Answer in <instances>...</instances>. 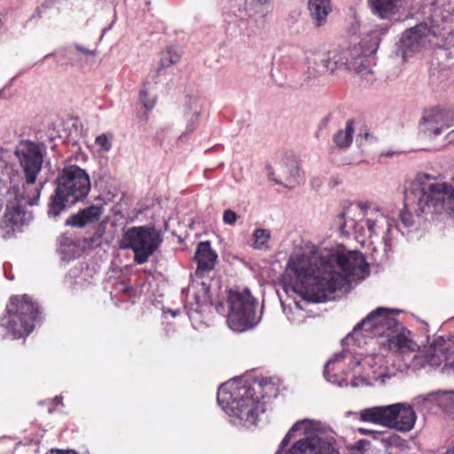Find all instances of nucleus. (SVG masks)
I'll return each instance as SVG.
<instances>
[{
	"label": "nucleus",
	"mask_w": 454,
	"mask_h": 454,
	"mask_svg": "<svg viewBox=\"0 0 454 454\" xmlns=\"http://www.w3.org/2000/svg\"><path fill=\"white\" fill-rule=\"evenodd\" d=\"M454 125V108H432L426 111L419 124L420 130L428 137H437Z\"/></svg>",
	"instance_id": "obj_17"
},
{
	"label": "nucleus",
	"mask_w": 454,
	"mask_h": 454,
	"mask_svg": "<svg viewBox=\"0 0 454 454\" xmlns=\"http://www.w3.org/2000/svg\"><path fill=\"white\" fill-rule=\"evenodd\" d=\"M331 119H332V114H327L326 116H325V117L321 120V121H320V123H319L318 128H319L320 129H323L326 128V127H327V125H328V123L330 122Z\"/></svg>",
	"instance_id": "obj_37"
},
{
	"label": "nucleus",
	"mask_w": 454,
	"mask_h": 454,
	"mask_svg": "<svg viewBox=\"0 0 454 454\" xmlns=\"http://www.w3.org/2000/svg\"><path fill=\"white\" fill-rule=\"evenodd\" d=\"M215 310L219 314H223L225 312V307L223 302H218V303L215 304Z\"/></svg>",
	"instance_id": "obj_39"
},
{
	"label": "nucleus",
	"mask_w": 454,
	"mask_h": 454,
	"mask_svg": "<svg viewBox=\"0 0 454 454\" xmlns=\"http://www.w3.org/2000/svg\"><path fill=\"white\" fill-rule=\"evenodd\" d=\"M443 212L454 214V187L436 182L429 175L419 176L404 191L403 207L396 219L395 231L408 240L420 236L427 223Z\"/></svg>",
	"instance_id": "obj_2"
},
{
	"label": "nucleus",
	"mask_w": 454,
	"mask_h": 454,
	"mask_svg": "<svg viewBox=\"0 0 454 454\" xmlns=\"http://www.w3.org/2000/svg\"><path fill=\"white\" fill-rule=\"evenodd\" d=\"M46 454H78L76 451L73 450H51L49 453Z\"/></svg>",
	"instance_id": "obj_38"
},
{
	"label": "nucleus",
	"mask_w": 454,
	"mask_h": 454,
	"mask_svg": "<svg viewBox=\"0 0 454 454\" xmlns=\"http://www.w3.org/2000/svg\"><path fill=\"white\" fill-rule=\"evenodd\" d=\"M74 47L78 51H80L85 55L95 56L97 54V50H90V49H87L80 44H75Z\"/></svg>",
	"instance_id": "obj_36"
},
{
	"label": "nucleus",
	"mask_w": 454,
	"mask_h": 454,
	"mask_svg": "<svg viewBox=\"0 0 454 454\" xmlns=\"http://www.w3.org/2000/svg\"><path fill=\"white\" fill-rule=\"evenodd\" d=\"M309 11L315 25L321 27L332 11L331 0H309Z\"/></svg>",
	"instance_id": "obj_23"
},
{
	"label": "nucleus",
	"mask_w": 454,
	"mask_h": 454,
	"mask_svg": "<svg viewBox=\"0 0 454 454\" xmlns=\"http://www.w3.org/2000/svg\"><path fill=\"white\" fill-rule=\"evenodd\" d=\"M14 153L24 174V181L20 187L31 190L37 186L38 184H36L35 182L42 170L46 153L44 145L30 140H22L16 146Z\"/></svg>",
	"instance_id": "obj_16"
},
{
	"label": "nucleus",
	"mask_w": 454,
	"mask_h": 454,
	"mask_svg": "<svg viewBox=\"0 0 454 454\" xmlns=\"http://www.w3.org/2000/svg\"><path fill=\"white\" fill-rule=\"evenodd\" d=\"M182 55V51L177 46H170L168 47L165 51H162L160 59V67L158 68V73L160 74V70L163 68H167L174 64L179 62Z\"/></svg>",
	"instance_id": "obj_29"
},
{
	"label": "nucleus",
	"mask_w": 454,
	"mask_h": 454,
	"mask_svg": "<svg viewBox=\"0 0 454 454\" xmlns=\"http://www.w3.org/2000/svg\"><path fill=\"white\" fill-rule=\"evenodd\" d=\"M6 311L7 315L2 318L1 325L13 339L30 334L39 320V306L27 294L11 297Z\"/></svg>",
	"instance_id": "obj_11"
},
{
	"label": "nucleus",
	"mask_w": 454,
	"mask_h": 454,
	"mask_svg": "<svg viewBox=\"0 0 454 454\" xmlns=\"http://www.w3.org/2000/svg\"><path fill=\"white\" fill-rule=\"evenodd\" d=\"M401 0H367L368 7L372 15L380 20H389L399 7Z\"/></svg>",
	"instance_id": "obj_22"
},
{
	"label": "nucleus",
	"mask_w": 454,
	"mask_h": 454,
	"mask_svg": "<svg viewBox=\"0 0 454 454\" xmlns=\"http://www.w3.org/2000/svg\"><path fill=\"white\" fill-rule=\"evenodd\" d=\"M429 32L430 29L424 25H419L406 30L399 42L403 58H405L411 52L419 51L426 43V38Z\"/></svg>",
	"instance_id": "obj_19"
},
{
	"label": "nucleus",
	"mask_w": 454,
	"mask_h": 454,
	"mask_svg": "<svg viewBox=\"0 0 454 454\" xmlns=\"http://www.w3.org/2000/svg\"><path fill=\"white\" fill-rule=\"evenodd\" d=\"M14 153L24 174V181L20 187L31 190L37 186L38 184H36L35 182L42 170L46 153L44 145L30 140H22L16 146Z\"/></svg>",
	"instance_id": "obj_15"
},
{
	"label": "nucleus",
	"mask_w": 454,
	"mask_h": 454,
	"mask_svg": "<svg viewBox=\"0 0 454 454\" xmlns=\"http://www.w3.org/2000/svg\"><path fill=\"white\" fill-rule=\"evenodd\" d=\"M102 214L103 207L101 206L92 205L69 216L66 220V225L83 228L89 223L97 222Z\"/></svg>",
	"instance_id": "obj_21"
},
{
	"label": "nucleus",
	"mask_w": 454,
	"mask_h": 454,
	"mask_svg": "<svg viewBox=\"0 0 454 454\" xmlns=\"http://www.w3.org/2000/svg\"><path fill=\"white\" fill-rule=\"evenodd\" d=\"M359 420L408 433L414 428L417 414L408 403H395L363 409Z\"/></svg>",
	"instance_id": "obj_9"
},
{
	"label": "nucleus",
	"mask_w": 454,
	"mask_h": 454,
	"mask_svg": "<svg viewBox=\"0 0 454 454\" xmlns=\"http://www.w3.org/2000/svg\"><path fill=\"white\" fill-rule=\"evenodd\" d=\"M53 401L57 404H62L63 397L60 395H57V396H55Z\"/></svg>",
	"instance_id": "obj_42"
},
{
	"label": "nucleus",
	"mask_w": 454,
	"mask_h": 454,
	"mask_svg": "<svg viewBox=\"0 0 454 454\" xmlns=\"http://www.w3.org/2000/svg\"><path fill=\"white\" fill-rule=\"evenodd\" d=\"M449 343L442 336L437 337L428 347L420 349L413 340L412 333L401 323L387 336L382 343L389 350L398 354L406 369L417 371L426 366L438 367L443 362V373L454 372V334L450 335Z\"/></svg>",
	"instance_id": "obj_4"
},
{
	"label": "nucleus",
	"mask_w": 454,
	"mask_h": 454,
	"mask_svg": "<svg viewBox=\"0 0 454 454\" xmlns=\"http://www.w3.org/2000/svg\"><path fill=\"white\" fill-rule=\"evenodd\" d=\"M390 25H377L362 42L351 48L334 47L326 52L315 53L306 58L304 73L308 82L316 81L325 73L348 69L363 73L368 69L365 58L376 53L382 37L387 34Z\"/></svg>",
	"instance_id": "obj_3"
},
{
	"label": "nucleus",
	"mask_w": 454,
	"mask_h": 454,
	"mask_svg": "<svg viewBox=\"0 0 454 454\" xmlns=\"http://www.w3.org/2000/svg\"><path fill=\"white\" fill-rule=\"evenodd\" d=\"M54 193L48 204V216L59 217L62 212L83 200L90 191V180L88 173L77 165H69L62 168L56 180Z\"/></svg>",
	"instance_id": "obj_6"
},
{
	"label": "nucleus",
	"mask_w": 454,
	"mask_h": 454,
	"mask_svg": "<svg viewBox=\"0 0 454 454\" xmlns=\"http://www.w3.org/2000/svg\"><path fill=\"white\" fill-rule=\"evenodd\" d=\"M195 260L197 262L196 276L202 277L212 270L217 260V254L212 249L209 241H202L198 244Z\"/></svg>",
	"instance_id": "obj_20"
},
{
	"label": "nucleus",
	"mask_w": 454,
	"mask_h": 454,
	"mask_svg": "<svg viewBox=\"0 0 454 454\" xmlns=\"http://www.w3.org/2000/svg\"><path fill=\"white\" fill-rule=\"evenodd\" d=\"M270 381L268 378L256 380L257 389L241 379H231L219 386L217 403L233 426L250 427L255 425L259 414L265 411L261 399L267 395L265 388L271 387Z\"/></svg>",
	"instance_id": "obj_5"
},
{
	"label": "nucleus",
	"mask_w": 454,
	"mask_h": 454,
	"mask_svg": "<svg viewBox=\"0 0 454 454\" xmlns=\"http://www.w3.org/2000/svg\"><path fill=\"white\" fill-rule=\"evenodd\" d=\"M345 216L346 214L341 213L337 215L335 220L341 232H345L346 228L352 227L363 236H367L370 239H380L384 243L385 252L391 249L396 234L394 222L379 207L372 209L367 214V218L360 223L352 219L346 220Z\"/></svg>",
	"instance_id": "obj_12"
},
{
	"label": "nucleus",
	"mask_w": 454,
	"mask_h": 454,
	"mask_svg": "<svg viewBox=\"0 0 454 454\" xmlns=\"http://www.w3.org/2000/svg\"><path fill=\"white\" fill-rule=\"evenodd\" d=\"M82 273V268L74 267L68 271L67 275L66 276V281L73 286H82V281L84 278L81 277Z\"/></svg>",
	"instance_id": "obj_33"
},
{
	"label": "nucleus",
	"mask_w": 454,
	"mask_h": 454,
	"mask_svg": "<svg viewBox=\"0 0 454 454\" xmlns=\"http://www.w3.org/2000/svg\"><path fill=\"white\" fill-rule=\"evenodd\" d=\"M360 431H361L363 434H367L371 433V431H370V430H365V429H360Z\"/></svg>",
	"instance_id": "obj_45"
},
{
	"label": "nucleus",
	"mask_w": 454,
	"mask_h": 454,
	"mask_svg": "<svg viewBox=\"0 0 454 454\" xmlns=\"http://www.w3.org/2000/svg\"><path fill=\"white\" fill-rule=\"evenodd\" d=\"M254 247L259 250L269 249L270 231L266 229L258 228L253 233Z\"/></svg>",
	"instance_id": "obj_31"
},
{
	"label": "nucleus",
	"mask_w": 454,
	"mask_h": 454,
	"mask_svg": "<svg viewBox=\"0 0 454 454\" xmlns=\"http://www.w3.org/2000/svg\"><path fill=\"white\" fill-rule=\"evenodd\" d=\"M237 218V214L231 209H226L223 214V221L228 225H234Z\"/></svg>",
	"instance_id": "obj_35"
},
{
	"label": "nucleus",
	"mask_w": 454,
	"mask_h": 454,
	"mask_svg": "<svg viewBox=\"0 0 454 454\" xmlns=\"http://www.w3.org/2000/svg\"><path fill=\"white\" fill-rule=\"evenodd\" d=\"M445 454H454V445L452 446V448L447 450Z\"/></svg>",
	"instance_id": "obj_44"
},
{
	"label": "nucleus",
	"mask_w": 454,
	"mask_h": 454,
	"mask_svg": "<svg viewBox=\"0 0 454 454\" xmlns=\"http://www.w3.org/2000/svg\"><path fill=\"white\" fill-rule=\"evenodd\" d=\"M354 121L349 119L346 122L344 129H339L333 136V142L340 149H348L353 141Z\"/></svg>",
	"instance_id": "obj_27"
},
{
	"label": "nucleus",
	"mask_w": 454,
	"mask_h": 454,
	"mask_svg": "<svg viewBox=\"0 0 454 454\" xmlns=\"http://www.w3.org/2000/svg\"><path fill=\"white\" fill-rule=\"evenodd\" d=\"M430 398H434L437 405L442 408L447 413L454 414V391L430 393L425 400Z\"/></svg>",
	"instance_id": "obj_28"
},
{
	"label": "nucleus",
	"mask_w": 454,
	"mask_h": 454,
	"mask_svg": "<svg viewBox=\"0 0 454 454\" xmlns=\"http://www.w3.org/2000/svg\"><path fill=\"white\" fill-rule=\"evenodd\" d=\"M378 439L380 440L382 445L386 448L395 447L397 449L403 450L407 446V442L403 439L400 435L391 433V434H382L377 433Z\"/></svg>",
	"instance_id": "obj_30"
},
{
	"label": "nucleus",
	"mask_w": 454,
	"mask_h": 454,
	"mask_svg": "<svg viewBox=\"0 0 454 454\" xmlns=\"http://www.w3.org/2000/svg\"><path fill=\"white\" fill-rule=\"evenodd\" d=\"M201 111L202 107L197 102V100L191 99L185 112V116L187 119L185 130L180 135L178 138L179 140L184 139L196 129L200 121Z\"/></svg>",
	"instance_id": "obj_24"
},
{
	"label": "nucleus",
	"mask_w": 454,
	"mask_h": 454,
	"mask_svg": "<svg viewBox=\"0 0 454 454\" xmlns=\"http://www.w3.org/2000/svg\"><path fill=\"white\" fill-rule=\"evenodd\" d=\"M446 139L448 143L454 144V129L447 135Z\"/></svg>",
	"instance_id": "obj_40"
},
{
	"label": "nucleus",
	"mask_w": 454,
	"mask_h": 454,
	"mask_svg": "<svg viewBox=\"0 0 454 454\" xmlns=\"http://www.w3.org/2000/svg\"><path fill=\"white\" fill-rule=\"evenodd\" d=\"M110 28H111V27L105 28V29L103 30V32H102V36H103V35L107 32V30H109Z\"/></svg>",
	"instance_id": "obj_46"
},
{
	"label": "nucleus",
	"mask_w": 454,
	"mask_h": 454,
	"mask_svg": "<svg viewBox=\"0 0 454 454\" xmlns=\"http://www.w3.org/2000/svg\"><path fill=\"white\" fill-rule=\"evenodd\" d=\"M189 290H193L195 307L193 305H191L190 308L185 307L186 313L191 320H197V316L202 312L204 308L213 305L210 286L205 281H193Z\"/></svg>",
	"instance_id": "obj_18"
},
{
	"label": "nucleus",
	"mask_w": 454,
	"mask_h": 454,
	"mask_svg": "<svg viewBox=\"0 0 454 454\" xmlns=\"http://www.w3.org/2000/svg\"><path fill=\"white\" fill-rule=\"evenodd\" d=\"M228 326L237 333L253 329L261 321L256 314L257 301L248 289L243 291L230 290L228 294Z\"/></svg>",
	"instance_id": "obj_13"
},
{
	"label": "nucleus",
	"mask_w": 454,
	"mask_h": 454,
	"mask_svg": "<svg viewBox=\"0 0 454 454\" xmlns=\"http://www.w3.org/2000/svg\"><path fill=\"white\" fill-rule=\"evenodd\" d=\"M15 177H19L18 173L10 176L12 185L7 191L5 211L2 219L4 238H10L16 231H21L24 226L31 223L33 213L27 207L38 204L42 189L46 184L45 180L40 181L37 186L27 190L16 184Z\"/></svg>",
	"instance_id": "obj_7"
},
{
	"label": "nucleus",
	"mask_w": 454,
	"mask_h": 454,
	"mask_svg": "<svg viewBox=\"0 0 454 454\" xmlns=\"http://www.w3.org/2000/svg\"><path fill=\"white\" fill-rule=\"evenodd\" d=\"M369 263L356 251L331 250L309 254L301 253L289 257L286 275L293 290L303 300L319 303L349 286L351 278L364 279Z\"/></svg>",
	"instance_id": "obj_1"
},
{
	"label": "nucleus",
	"mask_w": 454,
	"mask_h": 454,
	"mask_svg": "<svg viewBox=\"0 0 454 454\" xmlns=\"http://www.w3.org/2000/svg\"><path fill=\"white\" fill-rule=\"evenodd\" d=\"M79 246L77 242L67 234L59 238L58 253L62 261L69 262L79 256Z\"/></svg>",
	"instance_id": "obj_25"
},
{
	"label": "nucleus",
	"mask_w": 454,
	"mask_h": 454,
	"mask_svg": "<svg viewBox=\"0 0 454 454\" xmlns=\"http://www.w3.org/2000/svg\"><path fill=\"white\" fill-rule=\"evenodd\" d=\"M261 5H265L270 3V0H256Z\"/></svg>",
	"instance_id": "obj_43"
},
{
	"label": "nucleus",
	"mask_w": 454,
	"mask_h": 454,
	"mask_svg": "<svg viewBox=\"0 0 454 454\" xmlns=\"http://www.w3.org/2000/svg\"><path fill=\"white\" fill-rule=\"evenodd\" d=\"M160 243L153 227L135 226L127 229L120 241V247L131 249L137 264L145 263Z\"/></svg>",
	"instance_id": "obj_14"
},
{
	"label": "nucleus",
	"mask_w": 454,
	"mask_h": 454,
	"mask_svg": "<svg viewBox=\"0 0 454 454\" xmlns=\"http://www.w3.org/2000/svg\"><path fill=\"white\" fill-rule=\"evenodd\" d=\"M379 359L377 356L366 357L363 361V365H368L372 370V376H354L350 385L354 387L371 386L373 382L380 380L385 382L386 379H390L391 374L386 372L385 368L376 366ZM362 364L361 360L354 356L350 352L343 350L337 353L332 357L325 365L324 377L325 379L334 385L339 387H347L348 382L344 375L352 372L356 366Z\"/></svg>",
	"instance_id": "obj_8"
},
{
	"label": "nucleus",
	"mask_w": 454,
	"mask_h": 454,
	"mask_svg": "<svg viewBox=\"0 0 454 454\" xmlns=\"http://www.w3.org/2000/svg\"><path fill=\"white\" fill-rule=\"evenodd\" d=\"M113 136L111 134H101L95 139V144L102 152H109L112 148Z\"/></svg>",
	"instance_id": "obj_34"
},
{
	"label": "nucleus",
	"mask_w": 454,
	"mask_h": 454,
	"mask_svg": "<svg viewBox=\"0 0 454 454\" xmlns=\"http://www.w3.org/2000/svg\"><path fill=\"white\" fill-rule=\"evenodd\" d=\"M50 56H51V54H47V55H45V56L43 57V59H47V58H49Z\"/></svg>",
	"instance_id": "obj_48"
},
{
	"label": "nucleus",
	"mask_w": 454,
	"mask_h": 454,
	"mask_svg": "<svg viewBox=\"0 0 454 454\" xmlns=\"http://www.w3.org/2000/svg\"><path fill=\"white\" fill-rule=\"evenodd\" d=\"M453 181H454V177H453Z\"/></svg>",
	"instance_id": "obj_49"
},
{
	"label": "nucleus",
	"mask_w": 454,
	"mask_h": 454,
	"mask_svg": "<svg viewBox=\"0 0 454 454\" xmlns=\"http://www.w3.org/2000/svg\"><path fill=\"white\" fill-rule=\"evenodd\" d=\"M145 86H146V83H144L143 88L139 91V100H140L141 104L143 105V106L147 111H152L156 104V96L153 95V96L150 97L145 89Z\"/></svg>",
	"instance_id": "obj_32"
},
{
	"label": "nucleus",
	"mask_w": 454,
	"mask_h": 454,
	"mask_svg": "<svg viewBox=\"0 0 454 454\" xmlns=\"http://www.w3.org/2000/svg\"><path fill=\"white\" fill-rule=\"evenodd\" d=\"M281 172V178H272L271 174L269 173L270 178L273 180L276 184H282L289 189H293L299 184L301 170L298 166L294 164H292L290 166H282Z\"/></svg>",
	"instance_id": "obj_26"
},
{
	"label": "nucleus",
	"mask_w": 454,
	"mask_h": 454,
	"mask_svg": "<svg viewBox=\"0 0 454 454\" xmlns=\"http://www.w3.org/2000/svg\"><path fill=\"white\" fill-rule=\"evenodd\" d=\"M163 312L164 313H170L173 317H176L179 314V310L178 309H176V310L168 309L167 311L163 310Z\"/></svg>",
	"instance_id": "obj_41"
},
{
	"label": "nucleus",
	"mask_w": 454,
	"mask_h": 454,
	"mask_svg": "<svg viewBox=\"0 0 454 454\" xmlns=\"http://www.w3.org/2000/svg\"><path fill=\"white\" fill-rule=\"evenodd\" d=\"M359 206H360V207L362 209H365L366 208V204H360Z\"/></svg>",
	"instance_id": "obj_47"
},
{
	"label": "nucleus",
	"mask_w": 454,
	"mask_h": 454,
	"mask_svg": "<svg viewBox=\"0 0 454 454\" xmlns=\"http://www.w3.org/2000/svg\"><path fill=\"white\" fill-rule=\"evenodd\" d=\"M399 310L379 307L370 312L366 317L355 325L343 342L361 346L365 339L387 337L395 329L398 328L400 322L396 318Z\"/></svg>",
	"instance_id": "obj_10"
}]
</instances>
